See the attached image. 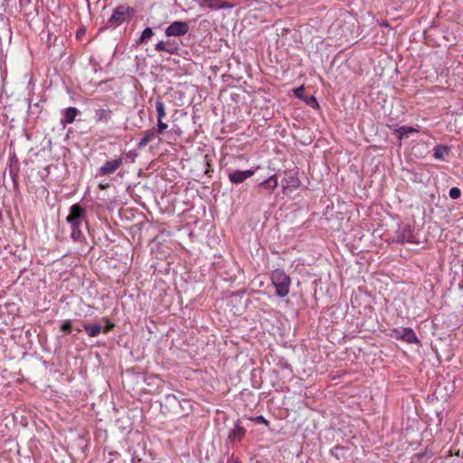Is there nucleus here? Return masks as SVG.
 <instances>
[{
	"mask_svg": "<svg viewBox=\"0 0 463 463\" xmlns=\"http://www.w3.org/2000/svg\"><path fill=\"white\" fill-rule=\"evenodd\" d=\"M66 222L70 225L71 240L78 242L85 241L82 227L84 223L87 225V211L81 205L74 203L70 207Z\"/></svg>",
	"mask_w": 463,
	"mask_h": 463,
	"instance_id": "nucleus-1",
	"label": "nucleus"
},
{
	"mask_svg": "<svg viewBox=\"0 0 463 463\" xmlns=\"http://www.w3.org/2000/svg\"><path fill=\"white\" fill-rule=\"evenodd\" d=\"M271 281L276 288V294L284 298L289 293L291 279L284 270L277 269L271 273Z\"/></svg>",
	"mask_w": 463,
	"mask_h": 463,
	"instance_id": "nucleus-2",
	"label": "nucleus"
},
{
	"mask_svg": "<svg viewBox=\"0 0 463 463\" xmlns=\"http://www.w3.org/2000/svg\"><path fill=\"white\" fill-rule=\"evenodd\" d=\"M134 10L128 5H121L113 10V13L109 19V24L111 26L117 27L122 24L127 19L132 15Z\"/></svg>",
	"mask_w": 463,
	"mask_h": 463,
	"instance_id": "nucleus-3",
	"label": "nucleus"
},
{
	"mask_svg": "<svg viewBox=\"0 0 463 463\" xmlns=\"http://www.w3.org/2000/svg\"><path fill=\"white\" fill-rule=\"evenodd\" d=\"M189 31V25L184 21H175L168 25L165 33L168 37H179L185 35Z\"/></svg>",
	"mask_w": 463,
	"mask_h": 463,
	"instance_id": "nucleus-4",
	"label": "nucleus"
},
{
	"mask_svg": "<svg viewBox=\"0 0 463 463\" xmlns=\"http://www.w3.org/2000/svg\"><path fill=\"white\" fill-rule=\"evenodd\" d=\"M123 165V158L118 156L117 158L106 161L98 170V175L100 176L109 175L114 174Z\"/></svg>",
	"mask_w": 463,
	"mask_h": 463,
	"instance_id": "nucleus-5",
	"label": "nucleus"
},
{
	"mask_svg": "<svg viewBox=\"0 0 463 463\" xmlns=\"http://www.w3.org/2000/svg\"><path fill=\"white\" fill-rule=\"evenodd\" d=\"M256 172V169L249 170H232L228 173V179L232 184H238L243 183L248 178L251 177Z\"/></svg>",
	"mask_w": 463,
	"mask_h": 463,
	"instance_id": "nucleus-6",
	"label": "nucleus"
},
{
	"mask_svg": "<svg viewBox=\"0 0 463 463\" xmlns=\"http://www.w3.org/2000/svg\"><path fill=\"white\" fill-rule=\"evenodd\" d=\"M105 321H107V324H105L104 326H101L99 324H85L83 328H85V331H87L88 335L91 337L96 336L101 330L104 332V334H107L113 329L114 324L109 323V320Z\"/></svg>",
	"mask_w": 463,
	"mask_h": 463,
	"instance_id": "nucleus-7",
	"label": "nucleus"
},
{
	"mask_svg": "<svg viewBox=\"0 0 463 463\" xmlns=\"http://www.w3.org/2000/svg\"><path fill=\"white\" fill-rule=\"evenodd\" d=\"M393 337L396 339H402L407 343H419V339L416 336L414 331L408 327H402L401 329H394Z\"/></svg>",
	"mask_w": 463,
	"mask_h": 463,
	"instance_id": "nucleus-8",
	"label": "nucleus"
},
{
	"mask_svg": "<svg viewBox=\"0 0 463 463\" xmlns=\"http://www.w3.org/2000/svg\"><path fill=\"white\" fill-rule=\"evenodd\" d=\"M279 185L278 177L276 175H272L267 179L260 183L259 186L264 189L273 192Z\"/></svg>",
	"mask_w": 463,
	"mask_h": 463,
	"instance_id": "nucleus-9",
	"label": "nucleus"
},
{
	"mask_svg": "<svg viewBox=\"0 0 463 463\" xmlns=\"http://www.w3.org/2000/svg\"><path fill=\"white\" fill-rule=\"evenodd\" d=\"M79 114V109L74 107H69L65 109L63 114V118L61 119V123L71 124L75 120V118Z\"/></svg>",
	"mask_w": 463,
	"mask_h": 463,
	"instance_id": "nucleus-10",
	"label": "nucleus"
},
{
	"mask_svg": "<svg viewBox=\"0 0 463 463\" xmlns=\"http://www.w3.org/2000/svg\"><path fill=\"white\" fill-rule=\"evenodd\" d=\"M111 118V110L109 109L99 108L95 110L94 118L96 122L107 123Z\"/></svg>",
	"mask_w": 463,
	"mask_h": 463,
	"instance_id": "nucleus-11",
	"label": "nucleus"
},
{
	"mask_svg": "<svg viewBox=\"0 0 463 463\" xmlns=\"http://www.w3.org/2000/svg\"><path fill=\"white\" fill-rule=\"evenodd\" d=\"M156 138V130L154 128L148 129L144 133L143 137L139 140L137 144L138 148L145 147L148 143L153 141Z\"/></svg>",
	"mask_w": 463,
	"mask_h": 463,
	"instance_id": "nucleus-12",
	"label": "nucleus"
},
{
	"mask_svg": "<svg viewBox=\"0 0 463 463\" xmlns=\"http://www.w3.org/2000/svg\"><path fill=\"white\" fill-rule=\"evenodd\" d=\"M245 428L237 425L236 428L232 430L231 433H229V440L231 441H240L245 436Z\"/></svg>",
	"mask_w": 463,
	"mask_h": 463,
	"instance_id": "nucleus-13",
	"label": "nucleus"
},
{
	"mask_svg": "<svg viewBox=\"0 0 463 463\" xmlns=\"http://www.w3.org/2000/svg\"><path fill=\"white\" fill-rule=\"evenodd\" d=\"M201 5L212 10H219L224 7L222 0H202Z\"/></svg>",
	"mask_w": 463,
	"mask_h": 463,
	"instance_id": "nucleus-14",
	"label": "nucleus"
},
{
	"mask_svg": "<svg viewBox=\"0 0 463 463\" xmlns=\"http://www.w3.org/2000/svg\"><path fill=\"white\" fill-rule=\"evenodd\" d=\"M449 148L448 146H442V145H437L434 147V155H433V156L436 159L443 160L445 156L449 154Z\"/></svg>",
	"mask_w": 463,
	"mask_h": 463,
	"instance_id": "nucleus-15",
	"label": "nucleus"
},
{
	"mask_svg": "<svg viewBox=\"0 0 463 463\" xmlns=\"http://www.w3.org/2000/svg\"><path fill=\"white\" fill-rule=\"evenodd\" d=\"M156 110L157 114V120H163V118L165 117V108L161 99H157L156 100Z\"/></svg>",
	"mask_w": 463,
	"mask_h": 463,
	"instance_id": "nucleus-16",
	"label": "nucleus"
},
{
	"mask_svg": "<svg viewBox=\"0 0 463 463\" xmlns=\"http://www.w3.org/2000/svg\"><path fill=\"white\" fill-rule=\"evenodd\" d=\"M165 52L169 54H177L179 51V45L171 40L165 42Z\"/></svg>",
	"mask_w": 463,
	"mask_h": 463,
	"instance_id": "nucleus-17",
	"label": "nucleus"
},
{
	"mask_svg": "<svg viewBox=\"0 0 463 463\" xmlns=\"http://www.w3.org/2000/svg\"><path fill=\"white\" fill-rule=\"evenodd\" d=\"M396 132L399 135L400 138H402L404 137H407L410 133H416L418 130L412 127H407V126H402L400 127Z\"/></svg>",
	"mask_w": 463,
	"mask_h": 463,
	"instance_id": "nucleus-18",
	"label": "nucleus"
},
{
	"mask_svg": "<svg viewBox=\"0 0 463 463\" xmlns=\"http://www.w3.org/2000/svg\"><path fill=\"white\" fill-rule=\"evenodd\" d=\"M154 35V32L150 27H146L141 33L140 43H146Z\"/></svg>",
	"mask_w": 463,
	"mask_h": 463,
	"instance_id": "nucleus-19",
	"label": "nucleus"
},
{
	"mask_svg": "<svg viewBox=\"0 0 463 463\" xmlns=\"http://www.w3.org/2000/svg\"><path fill=\"white\" fill-rule=\"evenodd\" d=\"M167 128H168V125L166 123H165L163 120H157V128H156V133L157 132V134L162 135L165 132Z\"/></svg>",
	"mask_w": 463,
	"mask_h": 463,
	"instance_id": "nucleus-20",
	"label": "nucleus"
},
{
	"mask_svg": "<svg viewBox=\"0 0 463 463\" xmlns=\"http://www.w3.org/2000/svg\"><path fill=\"white\" fill-rule=\"evenodd\" d=\"M449 195L451 199H458L461 195V191L458 187H452L449 192Z\"/></svg>",
	"mask_w": 463,
	"mask_h": 463,
	"instance_id": "nucleus-21",
	"label": "nucleus"
},
{
	"mask_svg": "<svg viewBox=\"0 0 463 463\" xmlns=\"http://www.w3.org/2000/svg\"><path fill=\"white\" fill-rule=\"evenodd\" d=\"M251 421H254L257 424H261L265 426H269V421L263 416H256L251 418Z\"/></svg>",
	"mask_w": 463,
	"mask_h": 463,
	"instance_id": "nucleus-22",
	"label": "nucleus"
},
{
	"mask_svg": "<svg viewBox=\"0 0 463 463\" xmlns=\"http://www.w3.org/2000/svg\"><path fill=\"white\" fill-rule=\"evenodd\" d=\"M293 93L297 98L302 99L305 94V89L303 86H300L298 88L294 89Z\"/></svg>",
	"mask_w": 463,
	"mask_h": 463,
	"instance_id": "nucleus-23",
	"label": "nucleus"
},
{
	"mask_svg": "<svg viewBox=\"0 0 463 463\" xmlns=\"http://www.w3.org/2000/svg\"><path fill=\"white\" fill-rule=\"evenodd\" d=\"M306 103L313 108L318 107V102L317 101L316 98L314 96H311L306 99Z\"/></svg>",
	"mask_w": 463,
	"mask_h": 463,
	"instance_id": "nucleus-24",
	"label": "nucleus"
},
{
	"mask_svg": "<svg viewBox=\"0 0 463 463\" xmlns=\"http://www.w3.org/2000/svg\"><path fill=\"white\" fill-rule=\"evenodd\" d=\"M165 49L166 48L164 41H160L155 45V50L157 52H165Z\"/></svg>",
	"mask_w": 463,
	"mask_h": 463,
	"instance_id": "nucleus-25",
	"label": "nucleus"
},
{
	"mask_svg": "<svg viewBox=\"0 0 463 463\" xmlns=\"http://www.w3.org/2000/svg\"><path fill=\"white\" fill-rule=\"evenodd\" d=\"M61 330L65 334L71 332V324L70 322L63 324L61 326Z\"/></svg>",
	"mask_w": 463,
	"mask_h": 463,
	"instance_id": "nucleus-26",
	"label": "nucleus"
},
{
	"mask_svg": "<svg viewBox=\"0 0 463 463\" xmlns=\"http://www.w3.org/2000/svg\"><path fill=\"white\" fill-rule=\"evenodd\" d=\"M410 237H411V234H409L408 236H405V235H402L401 236L400 234L397 236L398 238V241H410Z\"/></svg>",
	"mask_w": 463,
	"mask_h": 463,
	"instance_id": "nucleus-27",
	"label": "nucleus"
},
{
	"mask_svg": "<svg viewBox=\"0 0 463 463\" xmlns=\"http://www.w3.org/2000/svg\"><path fill=\"white\" fill-rule=\"evenodd\" d=\"M86 33V30L84 28H80L78 31H77V33H76V37L79 39L80 38L82 35H84Z\"/></svg>",
	"mask_w": 463,
	"mask_h": 463,
	"instance_id": "nucleus-28",
	"label": "nucleus"
},
{
	"mask_svg": "<svg viewBox=\"0 0 463 463\" xmlns=\"http://www.w3.org/2000/svg\"><path fill=\"white\" fill-rule=\"evenodd\" d=\"M10 175L12 176V179L14 183V184H17V174L14 173L12 169H10Z\"/></svg>",
	"mask_w": 463,
	"mask_h": 463,
	"instance_id": "nucleus-29",
	"label": "nucleus"
},
{
	"mask_svg": "<svg viewBox=\"0 0 463 463\" xmlns=\"http://www.w3.org/2000/svg\"><path fill=\"white\" fill-rule=\"evenodd\" d=\"M99 186L101 189H104L106 187L105 184H100Z\"/></svg>",
	"mask_w": 463,
	"mask_h": 463,
	"instance_id": "nucleus-30",
	"label": "nucleus"
}]
</instances>
